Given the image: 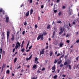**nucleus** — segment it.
Returning <instances> with one entry per match:
<instances>
[{"label": "nucleus", "instance_id": "1", "mask_svg": "<svg viewBox=\"0 0 79 79\" xmlns=\"http://www.w3.org/2000/svg\"><path fill=\"white\" fill-rule=\"evenodd\" d=\"M47 33L45 32H43V34L41 35H39L37 37V40H39L41 38V40H43V37H44V35H46L47 34Z\"/></svg>", "mask_w": 79, "mask_h": 79}, {"label": "nucleus", "instance_id": "2", "mask_svg": "<svg viewBox=\"0 0 79 79\" xmlns=\"http://www.w3.org/2000/svg\"><path fill=\"white\" fill-rule=\"evenodd\" d=\"M20 47V43L19 42H17L16 45L15 47V49H18V48H19Z\"/></svg>", "mask_w": 79, "mask_h": 79}, {"label": "nucleus", "instance_id": "3", "mask_svg": "<svg viewBox=\"0 0 79 79\" xmlns=\"http://www.w3.org/2000/svg\"><path fill=\"white\" fill-rule=\"evenodd\" d=\"M10 30L9 29H8L7 30V39L9 38V37L10 36Z\"/></svg>", "mask_w": 79, "mask_h": 79}, {"label": "nucleus", "instance_id": "4", "mask_svg": "<svg viewBox=\"0 0 79 79\" xmlns=\"http://www.w3.org/2000/svg\"><path fill=\"white\" fill-rule=\"evenodd\" d=\"M64 27L61 28H60V32H59V34H61L64 32Z\"/></svg>", "mask_w": 79, "mask_h": 79}, {"label": "nucleus", "instance_id": "5", "mask_svg": "<svg viewBox=\"0 0 79 79\" xmlns=\"http://www.w3.org/2000/svg\"><path fill=\"white\" fill-rule=\"evenodd\" d=\"M45 49H43L41 51H40V55H41L42 54H44L45 53Z\"/></svg>", "mask_w": 79, "mask_h": 79}, {"label": "nucleus", "instance_id": "6", "mask_svg": "<svg viewBox=\"0 0 79 79\" xmlns=\"http://www.w3.org/2000/svg\"><path fill=\"white\" fill-rule=\"evenodd\" d=\"M56 69V65L55 64H54L53 66L52 67V70L53 71H55Z\"/></svg>", "mask_w": 79, "mask_h": 79}, {"label": "nucleus", "instance_id": "7", "mask_svg": "<svg viewBox=\"0 0 79 79\" xmlns=\"http://www.w3.org/2000/svg\"><path fill=\"white\" fill-rule=\"evenodd\" d=\"M12 37L11 38V40L12 41H13L15 40V36L13 35H12Z\"/></svg>", "mask_w": 79, "mask_h": 79}, {"label": "nucleus", "instance_id": "8", "mask_svg": "<svg viewBox=\"0 0 79 79\" xmlns=\"http://www.w3.org/2000/svg\"><path fill=\"white\" fill-rule=\"evenodd\" d=\"M32 55H31L29 58H27L26 59V60H27V61H28V60H31V58L32 57Z\"/></svg>", "mask_w": 79, "mask_h": 79}, {"label": "nucleus", "instance_id": "9", "mask_svg": "<svg viewBox=\"0 0 79 79\" xmlns=\"http://www.w3.org/2000/svg\"><path fill=\"white\" fill-rule=\"evenodd\" d=\"M6 23H8L9 21V17H7L6 18Z\"/></svg>", "mask_w": 79, "mask_h": 79}, {"label": "nucleus", "instance_id": "10", "mask_svg": "<svg viewBox=\"0 0 79 79\" xmlns=\"http://www.w3.org/2000/svg\"><path fill=\"white\" fill-rule=\"evenodd\" d=\"M6 65L4 64H3V66L2 67V72L3 71V68H4L5 67Z\"/></svg>", "mask_w": 79, "mask_h": 79}, {"label": "nucleus", "instance_id": "11", "mask_svg": "<svg viewBox=\"0 0 79 79\" xmlns=\"http://www.w3.org/2000/svg\"><path fill=\"white\" fill-rule=\"evenodd\" d=\"M78 66H79V64H78L77 65L76 64L75 65H74V69H75V68H76V69H77Z\"/></svg>", "mask_w": 79, "mask_h": 79}, {"label": "nucleus", "instance_id": "12", "mask_svg": "<svg viewBox=\"0 0 79 79\" xmlns=\"http://www.w3.org/2000/svg\"><path fill=\"white\" fill-rule=\"evenodd\" d=\"M52 55H53V52H52V51H50V52H49V55L50 56H52Z\"/></svg>", "mask_w": 79, "mask_h": 79}, {"label": "nucleus", "instance_id": "13", "mask_svg": "<svg viewBox=\"0 0 79 79\" xmlns=\"http://www.w3.org/2000/svg\"><path fill=\"white\" fill-rule=\"evenodd\" d=\"M29 11H28L26 13L25 15L26 16H29Z\"/></svg>", "mask_w": 79, "mask_h": 79}, {"label": "nucleus", "instance_id": "14", "mask_svg": "<svg viewBox=\"0 0 79 79\" xmlns=\"http://www.w3.org/2000/svg\"><path fill=\"white\" fill-rule=\"evenodd\" d=\"M60 60V61H58L57 62V64H61V62H62V60H61V59Z\"/></svg>", "mask_w": 79, "mask_h": 79}, {"label": "nucleus", "instance_id": "15", "mask_svg": "<svg viewBox=\"0 0 79 79\" xmlns=\"http://www.w3.org/2000/svg\"><path fill=\"white\" fill-rule=\"evenodd\" d=\"M63 46V44L61 43H60V44H59V47H62Z\"/></svg>", "mask_w": 79, "mask_h": 79}, {"label": "nucleus", "instance_id": "16", "mask_svg": "<svg viewBox=\"0 0 79 79\" xmlns=\"http://www.w3.org/2000/svg\"><path fill=\"white\" fill-rule=\"evenodd\" d=\"M33 10L32 9H31L30 10V15H32V14L33 13Z\"/></svg>", "mask_w": 79, "mask_h": 79}, {"label": "nucleus", "instance_id": "17", "mask_svg": "<svg viewBox=\"0 0 79 79\" xmlns=\"http://www.w3.org/2000/svg\"><path fill=\"white\" fill-rule=\"evenodd\" d=\"M16 61H17V57H16L14 59V63H15L16 62Z\"/></svg>", "mask_w": 79, "mask_h": 79}, {"label": "nucleus", "instance_id": "18", "mask_svg": "<svg viewBox=\"0 0 79 79\" xmlns=\"http://www.w3.org/2000/svg\"><path fill=\"white\" fill-rule=\"evenodd\" d=\"M50 27V24H48L47 26L48 29H49Z\"/></svg>", "mask_w": 79, "mask_h": 79}, {"label": "nucleus", "instance_id": "19", "mask_svg": "<svg viewBox=\"0 0 79 79\" xmlns=\"http://www.w3.org/2000/svg\"><path fill=\"white\" fill-rule=\"evenodd\" d=\"M57 24H60H60H61L62 22L60 21H57Z\"/></svg>", "mask_w": 79, "mask_h": 79}, {"label": "nucleus", "instance_id": "20", "mask_svg": "<svg viewBox=\"0 0 79 79\" xmlns=\"http://www.w3.org/2000/svg\"><path fill=\"white\" fill-rule=\"evenodd\" d=\"M64 55L63 54L62 55L60 58L59 60H61V58H63V57H64Z\"/></svg>", "mask_w": 79, "mask_h": 79}, {"label": "nucleus", "instance_id": "21", "mask_svg": "<svg viewBox=\"0 0 79 79\" xmlns=\"http://www.w3.org/2000/svg\"><path fill=\"white\" fill-rule=\"evenodd\" d=\"M6 74H10V70H6Z\"/></svg>", "mask_w": 79, "mask_h": 79}, {"label": "nucleus", "instance_id": "22", "mask_svg": "<svg viewBox=\"0 0 79 79\" xmlns=\"http://www.w3.org/2000/svg\"><path fill=\"white\" fill-rule=\"evenodd\" d=\"M55 31H54L53 32V35L52 36V38H53V37H54V36H55Z\"/></svg>", "mask_w": 79, "mask_h": 79}, {"label": "nucleus", "instance_id": "23", "mask_svg": "<svg viewBox=\"0 0 79 79\" xmlns=\"http://www.w3.org/2000/svg\"><path fill=\"white\" fill-rule=\"evenodd\" d=\"M55 31H54L53 32V35L52 36V38H53V37H54V36H55Z\"/></svg>", "mask_w": 79, "mask_h": 79}, {"label": "nucleus", "instance_id": "24", "mask_svg": "<svg viewBox=\"0 0 79 79\" xmlns=\"http://www.w3.org/2000/svg\"><path fill=\"white\" fill-rule=\"evenodd\" d=\"M36 67H37V65L35 64H34L33 66V69H34L35 68H36Z\"/></svg>", "mask_w": 79, "mask_h": 79}, {"label": "nucleus", "instance_id": "25", "mask_svg": "<svg viewBox=\"0 0 79 79\" xmlns=\"http://www.w3.org/2000/svg\"><path fill=\"white\" fill-rule=\"evenodd\" d=\"M38 60V58H37V57H35V62H37Z\"/></svg>", "mask_w": 79, "mask_h": 79}, {"label": "nucleus", "instance_id": "26", "mask_svg": "<svg viewBox=\"0 0 79 79\" xmlns=\"http://www.w3.org/2000/svg\"><path fill=\"white\" fill-rule=\"evenodd\" d=\"M53 78L54 79H56V78H57V75H56L54 76L53 77Z\"/></svg>", "mask_w": 79, "mask_h": 79}, {"label": "nucleus", "instance_id": "27", "mask_svg": "<svg viewBox=\"0 0 79 79\" xmlns=\"http://www.w3.org/2000/svg\"><path fill=\"white\" fill-rule=\"evenodd\" d=\"M63 66V64H61L60 65V68H62Z\"/></svg>", "mask_w": 79, "mask_h": 79}, {"label": "nucleus", "instance_id": "28", "mask_svg": "<svg viewBox=\"0 0 79 79\" xmlns=\"http://www.w3.org/2000/svg\"><path fill=\"white\" fill-rule=\"evenodd\" d=\"M30 1V3H32V0H28V2H29Z\"/></svg>", "mask_w": 79, "mask_h": 79}, {"label": "nucleus", "instance_id": "29", "mask_svg": "<svg viewBox=\"0 0 79 79\" xmlns=\"http://www.w3.org/2000/svg\"><path fill=\"white\" fill-rule=\"evenodd\" d=\"M45 69L44 68H43L42 69H41L42 71H45Z\"/></svg>", "mask_w": 79, "mask_h": 79}, {"label": "nucleus", "instance_id": "30", "mask_svg": "<svg viewBox=\"0 0 79 79\" xmlns=\"http://www.w3.org/2000/svg\"><path fill=\"white\" fill-rule=\"evenodd\" d=\"M35 29H37V27H37V25L36 24H35Z\"/></svg>", "mask_w": 79, "mask_h": 79}, {"label": "nucleus", "instance_id": "31", "mask_svg": "<svg viewBox=\"0 0 79 79\" xmlns=\"http://www.w3.org/2000/svg\"><path fill=\"white\" fill-rule=\"evenodd\" d=\"M69 69H71V65H69Z\"/></svg>", "mask_w": 79, "mask_h": 79}, {"label": "nucleus", "instance_id": "32", "mask_svg": "<svg viewBox=\"0 0 79 79\" xmlns=\"http://www.w3.org/2000/svg\"><path fill=\"white\" fill-rule=\"evenodd\" d=\"M68 64V62H65L64 63V65H66V64Z\"/></svg>", "mask_w": 79, "mask_h": 79}, {"label": "nucleus", "instance_id": "33", "mask_svg": "<svg viewBox=\"0 0 79 79\" xmlns=\"http://www.w3.org/2000/svg\"><path fill=\"white\" fill-rule=\"evenodd\" d=\"M58 61L56 60V59L54 62V63H57V61Z\"/></svg>", "mask_w": 79, "mask_h": 79}, {"label": "nucleus", "instance_id": "34", "mask_svg": "<svg viewBox=\"0 0 79 79\" xmlns=\"http://www.w3.org/2000/svg\"><path fill=\"white\" fill-rule=\"evenodd\" d=\"M25 32H26L25 31H23V32H22L23 35H24V34H25Z\"/></svg>", "mask_w": 79, "mask_h": 79}, {"label": "nucleus", "instance_id": "35", "mask_svg": "<svg viewBox=\"0 0 79 79\" xmlns=\"http://www.w3.org/2000/svg\"><path fill=\"white\" fill-rule=\"evenodd\" d=\"M0 53L1 54H2V48H1L0 49Z\"/></svg>", "mask_w": 79, "mask_h": 79}, {"label": "nucleus", "instance_id": "36", "mask_svg": "<svg viewBox=\"0 0 79 79\" xmlns=\"http://www.w3.org/2000/svg\"><path fill=\"white\" fill-rule=\"evenodd\" d=\"M3 11V9H0V13H2Z\"/></svg>", "mask_w": 79, "mask_h": 79}, {"label": "nucleus", "instance_id": "37", "mask_svg": "<svg viewBox=\"0 0 79 79\" xmlns=\"http://www.w3.org/2000/svg\"><path fill=\"white\" fill-rule=\"evenodd\" d=\"M70 42V41H69V40H67L66 41V42L67 43H68V44H69V43Z\"/></svg>", "mask_w": 79, "mask_h": 79}, {"label": "nucleus", "instance_id": "38", "mask_svg": "<svg viewBox=\"0 0 79 79\" xmlns=\"http://www.w3.org/2000/svg\"><path fill=\"white\" fill-rule=\"evenodd\" d=\"M61 15V12H60L58 13V15L59 16H60Z\"/></svg>", "mask_w": 79, "mask_h": 79}, {"label": "nucleus", "instance_id": "39", "mask_svg": "<svg viewBox=\"0 0 79 79\" xmlns=\"http://www.w3.org/2000/svg\"><path fill=\"white\" fill-rule=\"evenodd\" d=\"M32 47V45H31L30 47H29V50H30V49H31V48Z\"/></svg>", "mask_w": 79, "mask_h": 79}, {"label": "nucleus", "instance_id": "40", "mask_svg": "<svg viewBox=\"0 0 79 79\" xmlns=\"http://www.w3.org/2000/svg\"><path fill=\"white\" fill-rule=\"evenodd\" d=\"M21 51L22 52H24V48H23L21 50Z\"/></svg>", "mask_w": 79, "mask_h": 79}, {"label": "nucleus", "instance_id": "41", "mask_svg": "<svg viewBox=\"0 0 79 79\" xmlns=\"http://www.w3.org/2000/svg\"><path fill=\"white\" fill-rule=\"evenodd\" d=\"M66 35V33H64L62 35V36L63 37L64 36V35Z\"/></svg>", "mask_w": 79, "mask_h": 79}, {"label": "nucleus", "instance_id": "42", "mask_svg": "<svg viewBox=\"0 0 79 79\" xmlns=\"http://www.w3.org/2000/svg\"><path fill=\"white\" fill-rule=\"evenodd\" d=\"M78 59H79V57H76V60L77 61H78Z\"/></svg>", "mask_w": 79, "mask_h": 79}, {"label": "nucleus", "instance_id": "43", "mask_svg": "<svg viewBox=\"0 0 79 79\" xmlns=\"http://www.w3.org/2000/svg\"><path fill=\"white\" fill-rule=\"evenodd\" d=\"M2 39H5V35L3 36H2Z\"/></svg>", "mask_w": 79, "mask_h": 79}, {"label": "nucleus", "instance_id": "44", "mask_svg": "<svg viewBox=\"0 0 79 79\" xmlns=\"http://www.w3.org/2000/svg\"><path fill=\"white\" fill-rule=\"evenodd\" d=\"M50 67H51V66L50 65H49L48 67V69H50Z\"/></svg>", "mask_w": 79, "mask_h": 79}, {"label": "nucleus", "instance_id": "45", "mask_svg": "<svg viewBox=\"0 0 79 79\" xmlns=\"http://www.w3.org/2000/svg\"><path fill=\"white\" fill-rule=\"evenodd\" d=\"M24 25L25 26H26L27 25V23L26 22H25L24 23Z\"/></svg>", "mask_w": 79, "mask_h": 79}, {"label": "nucleus", "instance_id": "46", "mask_svg": "<svg viewBox=\"0 0 79 79\" xmlns=\"http://www.w3.org/2000/svg\"><path fill=\"white\" fill-rule=\"evenodd\" d=\"M48 46H46L45 48V49H48Z\"/></svg>", "mask_w": 79, "mask_h": 79}, {"label": "nucleus", "instance_id": "47", "mask_svg": "<svg viewBox=\"0 0 79 79\" xmlns=\"http://www.w3.org/2000/svg\"><path fill=\"white\" fill-rule=\"evenodd\" d=\"M65 8H66V6H63L62 7L63 9H64Z\"/></svg>", "mask_w": 79, "mask_h": 79}, {"label": "nucleus", "instance_id": "48", "mask_svg": "<svg viewBox=\"0 0 79 79\" xmlns=\"http://www.w3.org/2000/svg\"><path fill=\"white\" fill-rule=\"evenodd\" d=\"M73 24L74 25H75V24H76V22H73Z\"/></svg>", "mask_w": 79, "mask_h": 79}, {"label": "nucleus", "instance_id": "49", "mask_svg": "<svg viewBox=\"0 0 79 79\" xmlns=\"http://www.w3.org/2000/svg\"><path fill=\"white\" fill-rule=\"evenodd\" d=\"M24 40H23L22 42L21 45H24Z\"/></svg>", "mask_w": 79, "mask_h": 79}, {"label": "nucleus", "instance_id": "50", "mask_svg": "<svg viewBox=\"0 0 79 79\" xmlns=\"http://www.w3.org/2000/svg\"><path fill=\"white\" fill-rule=\"evenodd\" d=\"M29 42H28V44L27 45V47H29Z\"/></svg>", "mask_w": 79, "mask_h": 79}, {"label": "nucleus", "instance_id": "51", "mask_svg": "<svg viewBox=\"0 0 79 79\" xmlns=\"http://www.w3.org/2000/svg\"><path fill=\"white\" fill-rule=\"evenodd\" d=\"M76 42L77 43H79V40H77L76 41Z\"/></svg>", "mask_w": 79, "mask_h": 79}, {"label": "nucleus", "instance_id": "52", "mask_svg": "<svg viewBox=\"0 0 79 79\" xmlns=\"http://www.w3.org/2000/svg\"><path fill=\"white\" fill-rule=\"evenodd\" d=\"M44 8V5H42L41 6V8Z\"/></svg>", "mask_w": 79, "mask_h": 79}, {"label": "nucleus", "instance_id": "53", "mask_svg": "<svg viewBox=\"0 0 79 79\" xmlns=\"http://www.w3.org/2000/svg\"><path fill=\"white\" fill-rule=\"evenodd\" d=\"M2 35L3 36L5 35V34H4V32H2Z\"/></svg>", "mask_w": 79, "mask_h": 79}, {"label": "nucleus", "instance_id": "54", "mask_svg": "<svg viewBox=\"0 0 79 79\" xmlns=\"http://www.w3.org/2000/svg\"><path fill=\"white\" fill-rule=\"evenodd\" d=\"M2 13L3 14V15H5V10H3L2 11Z\"/></svg>", "mask_w": 79, "mask_h": 79}, {"label": "nucleus", "instance_id": "55", "mask_svg": "<svg viewBox=\"0 0 79 79\" xmlns=\"http://www.w3.org/2000/svg\"><path fill=\"white\" fill-rule=\"evenodd\" d=\"M54 13H56L57 12V10H54Z\"/></svg>", "mask_w": 79, "mask_h": 79}, {"label": "nucleus", "instance_id": "56", "mask_svg": "<svg viewBox=\"0 0 79 79\" xmlns=\"http://www.w3.org/2000/svg\"><path fill=\"white\" fill-rule=\"evenodd\" d=\"M68 36H69V35L68 34L66 36V37H68Z\"/></svg>", "mask_w": 79, "mask_h": 79}, {"label": "nucleus", "instance_id": "57", "mask_svg": "<svg viewBox=\"0 0 79 79\" xmlns=\"http://www.w3.org/2000/svg\"><path fill=\"white\" fill-rule=\"evenodd\" d=\"M37 73L38 74H39V73H40V71L39 70H38L37 72Z\"/></svg>", "mask_w": 79, "mask_h": 79}, {"label": "nucleus", "instance_id": "58", "mask_svg": "<svg viewBox=\"0 0 79 79\" xmlns=\"http://www.w3.org/2000/svg\"><path fill=\"white\" fill-rule=\"evenodd\" d=\"M65 76H66V75H62V77H65Z\"/></svg>", "mask_w": 79, "mask_h": 79}, {"label": "nucleus", "instance_id": "59", "mask_svg": "<svg viewBox=\"0 0 79 79\" xmlns=\"http://www.w3.org/2000/svg\"><path fill=\"white\" fill-rule=\"evenodd\" d=\"M15 48H14L13 49V52H15Z\"/></svg>", "mask_w": 79, "mask_h": 79}, {"label": "nucleus", "instance_id": "60", "mask_svg": "<svg viewBox=\"0 0 79 79\" xmlns=\"http://www.w3.org/2000/svg\"><path fill=\"white\" fill-rule=\"evenodd\" d=\"M60 2V0H57V2L58 3Z\"/></svg>", "mask_w": 79, "mask_h": 79}, {"label": "nucleus", "instance_id": "61", "mask_svg": "<svg viewBox=\"0 0 79 79\" xmlns=\"http://www.w3.org/2000/svg\"><path fill=\"white\" fill-rule=\"evenodd\" d=\"M26 52H29V49L27 50Z\"/></svg>", "mask_w": 79, "mask_h": 79}, {"label": "nucleus", "instance_id": "62", "mask_svg": "<svg viewBox=\"0 0 79 79\" xmlns=\"http://www.w3.org/2000/svg\"><path fill=\"white\" fill-rule=\"evenodd\" d=\"M27 29H29V26H28L27 27Z\"/></svg>", "mask_w": 79, "mask_h": 79}, {"label": "nucleus", "instance_id": "63", "mask_svg": "<svg viewBox=\"0 0 79 79\" xmlns=\"http://www.w3.org/2000/svg\"><path fill=\"white\" fill-rule=\"evenodd\" d=\"M48 40H49V41H50V40H51V39L50 38H49L48 39Z\"/></svg>", "mask_w": 79, "mask_h": 79}, {"label": "nucleus", "instance_id": "64", "mask_svg": "<svg viewBox=\"0 0 79 79\" xmlns=\"http://www.w3.org/2000/svg\"><path fill=\"white\" fill-rule=\"evenodd\" d=\"M23 45L21 44V48H23Z\"/></svg>", "mask_w": 79, "mask_h": 79}]
</instances>
